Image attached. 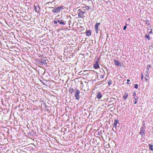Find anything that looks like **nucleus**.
<instances>
[{"label": "nucleus", "mask_w": 153, "mask_h": 153, "mask_svg": "<svg viewBox=\"0 0 153 153\" xmlns=\"http://www.w3.org/2000/svg\"><path fill=\"white\" fill-rule=\"evenodd\" d=\"M79 12L78 15V17L79 18H83L85 17V12L83 11L82 10L79 9L78 10Z\"/></svg>", "instance_id": "f257e3e1"}, {"label": "nucleus", "mask_w": 153, "mask_h": 153, "mask_svg": "<svg viewBox=\"0 0 153 153\" xmlns=\"http://www.w3.org/2000/svg\"><path fill=\"white\" fill-rule=\"evenodd\" d=\"M39 63L40 65H47V63L46 62V58L43 57V58L41 59L39 61Z\"/></svg>", "instance_id": "f03ea898"}, {"label": "nucleus", "mask_w": 153, "mask_h": 153, "mask_svg": "<svg viewBox=\"0 0 153 153\" xmlns=\"http://www.w3.org/2000/svg\"><path fill=\"white\" fill-rule=\"evenodd\" d=\"M75 94H74V96L75 97L76 99L77 100H79L80 98L79 94L80 91L79 90H76L75 91Z\"/></svg>", "instance_id": "7ed1b4c3"}, {"label": "nucleus", "mask_w": 153, "mask_h": 153, "mask_svg": "<svg viewBox=\"0 0 153 153\" xmlns=\"http://www.w3.org/2000/svg\"><path fill=\"white\" fill-rule=\"evenodd\" d=\"M63 9V8L61 7H58L52 10V11L53 13H55L58 12L60 11L61 9Z\"/></svg>", "instance_id": "20e7f679"}, {"label": "nucleus", "mask_w": 153, "mask_h": 153, "mask_svg": "<svg viewBox=\"0 0 153 153\" xmlns=\"http://www.w3.org/2000/svg\"><path fill=\"white\" fill-rule=\"evenodd\" d=\"M145 130L143 127H142L140 128V133L141 135V137H143V136L145 135Z\"/></svg>", "instance_id": "39448f33"}, {"label": "nucleus", "mask_w": 153, "mask_h": 153, "mask_svg": "<svg viewBox=\"0 0 153 153\" xmlns=\"http://www.w3.org/2000/svg\"><path fill=\"white\" fill-rule=\"evenodd\" d=\"M100 23H98V22H97L95 24V25L94 26V29L95 30V31L96 33H98V26L100 25Z\"/></svg>", "instance_id": "423d86ee"}, {"label": "nucleus", "mask_w": 153, "mask_h": 153, "mask_svg": "<svg viewBox=\"0 0 153 153\" xmlns=\"http://www.w3.org/2000/svg\"><path fill=\"white\" fill-rule=\"evenodd\" d=\"M95 69L98 68L100 67V66L98 63V62L96 61L95 63H94L93 65Z\"/></svg>", "instance_id": "0eeeda50"}, {"label": "nucleus", "mask_w": 153, "mask_h": 153, "mask_svg": "<svg viewBox=\"0 0 153 153\" xmlns=\"http://www.w3.org/2000/svg\"><path fill=\"white\" fill-rule=\"evenodd\" d=\"M114 62L115 63V65L117 66H118L121 64V62L117 59H114Z\"/></svg>", "instance_id": "6e6552de"}, {"label": "nucleus", "mask_w": 153, "mask_h": 153, "mask_svg": "<svg viewBox=\"0 0 153 153\" xmlns=\"http://www.w3.org/2000/svg\"><path fill=\"white\" fill-rule=\"evenodd\" d=\"M128 96V94L127 93L125 92L123 96V98L124 100H126Z\"/></svg>", "instance_id": "1a4fd4ad"}, {"label": "nucleus", "mask_w": 153, "mask_h": 153, "mask_svg": "<svg viewBox=\"0 0 153 153\" xmlns=\"http://www.w3.org/2000/svg\"><path fill=\"white\" fill-rule=\"evenodd\" d=\"M86 35L87 36H89L91 35V31L90 30H88L86 33Z\"/></svg>", "instance_id": "9d476101"}, {"label": "nucleus", "mask_w": 153, "mask_h": 153, "mask_svg": "<svg viewBox=\"0 0 153 153\" xmlns=\"http://www.w3.org/2000/svg\"><path fill=\"white\" fill-rule=\"evenodd\" d=\"M101 97H102V94H101V93L100 92H99L98 93V94L97 95V98L98 99H100L101 98Z\"/></svg>", "instance_id": "9b49d317"}, {"label": "nucleus", "mask_w": 153, "mask_h": 153, "mask_svg": "<svg viewBox=\"0 0 153 153\" xmlns=\"http://www.w3.org/2000/svg\"><path fill=\"white\" fill-rule=\"evenodd\" d=\"M58 22L60 24L65 25V23L62 20H58Z\"/></svg>", "instance_id": "f8f14e48"}, {"label": "nucleus", "mask_w": 153, "mask_h": 153, "mask_svg": "<svg viewBox=\"0 0 153 153\" xmlns=\"http://www.w3.org/2000/svg\"><path fill=\"white\" fill-rule=\"evenodd\" d=\"M149 149L153 151V145L149 144Z\"/></svg>", "instance_id": "ddd939ff"}, {"label": "nucleus", "mask_w": 153, "mask_h": 153, "mask_svg": "<svg viewBox=\"0 0 153 153\" xmlns=\"http://www.w3.org/2000/svg\"><path fill=\"white\" fill-rule=\"evenodd\" d=\"M145 38L146 39H147L148 40H150V36L149 34L146 35Z\"/></svg>", "instance_id": "4468645a"}, {"label": "nucleus", "mask_w": 153, "mask_h": 153, "mask_svg": "<svg viewBox=\"0 0 153 153\" xmlns=\"http://www.w3.org/2000/svg\"><path fill=\"white\" fill-rule=\"evenodd\" d=\"M85 8V9H86V10H88L90 9V7L89 6H88L87 5H86L85 7H82V8Z\"/></svg>", "instance_id": "2eb2a0df"}, {"label": "nucleus", "mask_w": 153, "mask_h": 153, "mask_svg": "<svg viewBox=\"0 0 153 153\" xmlns=\"http://www.w3.org/2000/svg\"><path fill=\"white\" fill-rule=\"evenodd\" d=\"M118 123V120H116L114 123V125L115 126H116L117 123Z\"/></svg>", "instance_id": "dca6fc26"}, {"label": "nucleus", "mask_w": 153, "mask_h": 153, "mask_svg": "<svg viewBox=\"0 0 153 153\" xmlns=\"http://www.w3.org/2000/svg\"><path fill=\"white\" fill-rule=\"evenodd\" d=\"M111 83H112V81L111 80H110L108 82V85H110L111 84Z\"/></svg>", "instance_id": "f3484780"}, {"label": "nucleus", "mask_w": 153, "mask_h": 153, "mask_svg": "<svg viewBox=\"0 0 153 153\" xmlns=\"http://www.w3.org/2000/svg\"><path fill=\"white\" fill-rule=\"evenodd\" d=\"M141 78L142 80H143V73H141Z\"/></svg>", "instance_id": "a211bd4d"}, {"label": "nucleus", "mask_w": 153, "mask_h": 153, "mask_svg": "<svg viewBox=\"0 0 153 153\" xmlns=\"http://www.w3.org/2000/svg\"><path fill=\"white\" fill-rule=\"evenodd\" d=\"M134 85V88L136 89L138 88V85L137 84H135Z\"/></svg>", "instance_id": "6ab92c4d"}, {"label": "nucleus", "mask_w": 153, "mask_h": 153, "mask_svg": "<svg viewBox=\"0 0 153 153\" xmlns=\"http://www.w3.org/2000/svg\"><path fill=\"white\" fill-rule=\"evenodd\" d=\"M151 68V65H147V69H149V68Z\"/></svg>", "instance_id": "aec40b11"}, {"label": "nucleus", "mask_w": 153, "mask_h": 153, "mask_svg": "<svg viewBox=\"0 0 153 153\" xmlns=\"http://www.w3.org/2000/svg\"><path fill=\"white\" fill-rule=\"evenodd\" d=\"M149 74L148 72H147L146 74V76L149 77Z\"/></svg>", "instance_id": "412c9836"}, {"label": "nucleus", "mask_w": 153, "mask_h": 153, "mask_svg": "<svg viewBox=\"0 0 153 153\" xmlns=\"http://www.w3.org/2000/svg\"><path fill=\"white\" fill-rule=\"evenodd\" d=\"M104 77V75H101L100 76V78L101 79L103 78Z\"/></svg>", "instance_id": "4be33fe9"}, {"label": "nucleus", "mask_w": 153, "mask_h": 153, "mask_svg": "<svg viewBox=\"0 0 153 153\" xmlns=\"http://www.w3.org/2000/svg\"><path fill=\"white\" fill-rule=\"evenodd\" d=\"M133 95L134 97H135L136 95V92L135 91H134L133 93Z\"/></svg>", "instance_id": "5701e85b"}, {"label": "nucleus", "mask_w": 153, "mask_h": 153, "mask_svg": "<svg viewBox=\"0 0 153 153\" xmlns=\"http://www.w3.org/2000/svg\"><path fill=\"white\" fill-rule=\"evenodd\" d=\"M127 26L126 25H125L124 26V28H123V30H125Z\"/></svg>", "instance_id": "b1692460"}, {"label": "nucleus", "mask_w": 153, "mask_h": 153, "mask_svg": "<svg viewBox=\"0 0 153 153\" xmlns=\"http://www.w3.org/2000/svg\"><path fill=\"white\" fill-rule=\"evenodd\" d=\"M130 81V80L129 79H127V84H128L129 83L128 82H129Z\"/></svg>", "instance_id": "393cba45"}, {"label": "nucleus", "mask_w": 153, "mask_h": 153, "mask_svg": "<svg viewBox=\"0 0 153 153\" xmlns=\"http://www.w3.org/2000/svg\"><path fill=\"white\" fill-rule=\"evenodd\" d=\"M53 22L54 23V24H56L57 23V22L56 21H53Z\"/></svg>", "instance_id": "a878e982"}, {"label": "nucleus", "mask_w": 153, "mask_h": 153, "mask_svg": "<svg viewBox=\"0 0 153 153\" xmlns=\"http://www.w3.org/2000/svg\"><path fill=\"white\" fill-rule=\"evenodd\" d=\"M134 99L135 100H137L138 99V97H134Z\"/></svg>", "instance_id": "bb28decb"}, {"label": "nucleus", "mask_w": 153, "mask_h": 153, "mask_svg": "<svg viewBox=\"0 0 153 153\" xmlns=\"http://www.w3.org/2000/svg\"><path fill=\"white\" fill-rule=\"evenodd\" d=\"M71 94H72L74 92V90L73 88H72L71 89Z\"/></svg>", "instance_id": "cd10ccee"}, {"label": "nucleus", "mask_w": 153, "mask_h": 153, "mask_svg": "<svg viewBox=\"0 0 153 153\" xmlns=\"http://www.w3.org/2000/svg\"><path fill=\"white\" fill-rule=\"evenodd\" d=\"M137 100H135V101L134 102V104H136L137 103Z\"/></svg>", "instance_id": "c85d7f7f"}, {"label": "nucleus", "mask_w": 153, "mask_h": 153, "mask_svg": "<svg viewBox=\"0 0 153 153\" xmlns=\"http://www.w3.org/2000/svg\"><path fill=\"white\" fill-rule=\"evenodd\" d=\"M152 33V30H151V31H150V32H149V33L150 34H151V33Z\"/></svg>", "instance_id": "c756f323"}, {"label": "nucleus", "mask_w": 153, "mask_h": 153, "mask_svg": "<svg viewBox=\"0 0 153 153\" xmlns=\"http://www.w3.org/2000/svg\"><path fill=\"white\" fill-rule=\"evenodd\" d=\"M145 79H146V81H147L148 80V79H147V78L146 77H145Z\"/></svg>", "instance_id": "7c9ffc66"}, {"label": "nucleus", "mask_w": 153, "mask_h": 153, "mask_svg": "<svg viewBox=\"0 0 153 153\" xmlns=\"http://www.w3.org/2000/svg\"><path fill=\"white\" fill-rule=\"evenodd\" d=\"M85 9H83V10L85 11Z\"/></svg>", "instance_id": "2f4dec72"}, {"label": "nucleus", "mask_w": 153, "mask_h": 153, "mask_svg": "<svg viewBox=\"0 0 153 153\" xmlns=\"http://www.w3.org/2000/svg\"><path fill=\"white\" fill-rule=\"evenodd\" d=\"M143 126L145 125V124H143Z\"/></svg>", "instance_id": "473e14b6"}]
</instances>
